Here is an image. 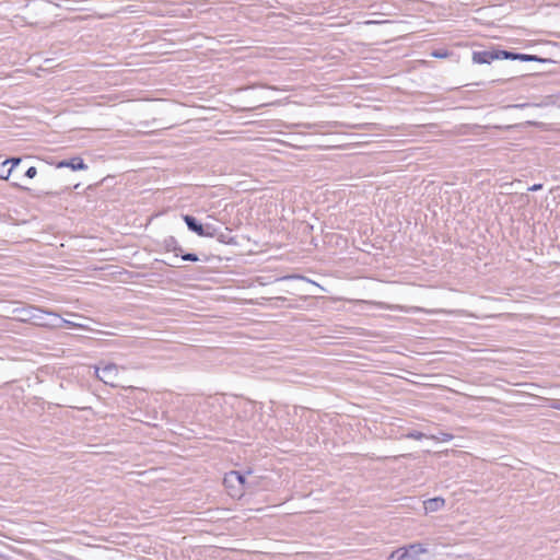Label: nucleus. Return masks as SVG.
<instances>
[{
    "label": "nucleus",
    "mask_w": 560,
    "mask_h": 560,
    "mask_svg": "<svg viewBox=\"0 0 560 560\" xmlns=\"http://www.w3.org/2000/svg\"><path fill=\"white\" fill-rule=\"evenodd\" d=\"M14 312L20 315L19 316L20 320L34 322V324H36L38 326H44V327H56L57 326L52 323L47 322L45 318V315L54 316L56 319L59 318L58 314H56L54 312H49V311H44V310L33 306V305H28V306H25L22 308H16Z\"/></svg>",
    "instance_id": "f257e3e1"
},
{
    "label": "nucleus",
    "mask_w": 560,
    "mask_h": 560,
    "mask_svg": "<svg viewBox=\"0 0 560 560\" xmlns=\"http://www.w3.org/2000/svg\"><path fill=\"white\" fill-rule=\"evenodd\" d=\"M223 483L232 498H242L246 489L245 476L232 470L224 476Z\"/></svg>",
    "instance_id": "f03ea898"
},
{
    "label": "nucleus",
    "mask_w": 560,
    "mask_h": 560,
    "mask_svg": "<svg viewBox=\"0 0 560 560\" xmlns=\"http://www.w3.org/2000/svg\"><path fill=\"white\" fill-rule=\"evenodd\" d=\"M95 376L104 384L112 387L117 386L119 376V368L114 363H107L102 369L98 365L94 366Z\"/></svg>",
    "instance_id": "7ed1b4c3"
},
{
    "label": "nucleus",
    "mask_w": 560,
    "mask_h": 560,
    "mask_svg": "<svg viewBox=\"0 0 560 560\" xmlns=\"http://www.w3.org/2000/svg\"><path fill=\"white\" fill-rule=\"evenodd\" d=\"M503 50H485V51H475L472 54V61L475 63H491L493 60L503 59L502 58Z\"/></svg>",
    "instance_id": "20e7f679"
},
{
    "label": "nucleus",
    "mask_w": 560,
    "mask_h": 560,
    "mask_svg": "<svg viewBox=\"0 0 560 560\" xmlns=\"http://www.w3.org/2000/svg\"><path fill=\"white\" fill-rule=\"evenodd\" d=\"M445 505V500L442 497H435L423 502L424 512L434 513L442 510Z\"/></svg>",
    "instance_id": "39448f33"
},
{
    "label": "nucleus",
    "mask_w": 560,
    "mask_h": 560,
    "mask_svg": "<svg viewBox=\"0 0 560 560\" xmlns=\"http://www.w3.org/2000/svg\"><path fill=\"white\" fill-rule=\"evenodd\" d=\"M184 221L186 222L188 229L197 233L199 236H211V233L206 232L202 224L199 223L194 217L184 215Z\"/></svg>",
    "instance_id": "423d86ee"
},
{
    "label": "nucleus",
    "mask_w": 560,
    "mask_h": 560,
    "mask_svg": "<svg viewBox=\"0 0 560 560\" xmlns=\"http://www.w3.org/2000/svg\"><path fill=\"white\" fill-rule=\"evenodd\" d=\"M406 551H407V559H410V560H419V557L425 552H428V549L424 547L423 544H420V542H416V544H410L408 546H406Z\"/></svg>",
    "instance_id": "0eeeda50"
},
{
    "label": "nucleus",
    "mask_w": 560,
    "mask_h": 560,
    "mask_svg": "<svg viewBox=\"0 0 560 560\" xmlns=\"http://www.w3.org/2000/svg\"><path fill=\"white\" fill-rule=\"evenodd\" d=\"M58 167H70L73 171L86 170L88 165L81 158H73L70 161H61L57 165Z\"/></svg>",
    "instance_id": "6e6552de"
},
{
    "label": "nucleus",
    "mask_w": 560,
    "mask_h": 560,
    "mask_svg": "<svg viewBox=\"0 0 560 560\" xmlns=\"http://www.w3.org/2000/svg\"><path fill=\"white\" fill-rule=\"evenodd\" d=\"M502 58L503 59H514V60H522V61H538L539 58L534 55H525V54H514L510 51H502Z\"/></svg>",
    "instance_id": "1a4fd4ad"
},
{
    "label": "nucleus",
    "mask_w": 560,
    "mask_h": 560,
    "mask_svg": "<svg viewBox=\"0 0 560 560\" xmlns=\"http://www.w3.org/2000/svg\"><path fill=\"white\" fill-rule=\"evenodd\" d=\"M9 163H11L12 166L5 172V174H0V178L1 179H8L9 178L12 170L21 163V159L20 158L8 159L4 162H2V166H5Z\"/></svg>",
    "instance_id": "9d476101"
},
{
    "label": "nucleus",
    "mask_w": 560,
    "mask_h": 560,
    "mask_svg": "<svg viewBox=\"0 0 560 560\" xmlns=\"http://www.w3.org/2000/svg\"><path fill=\"white\" fill-rule=\"evenodd\" d=\"M407 557L408 556H407L406 546H405V547L394 550L390 553L389 559L405 560V559H407Z\"/></svg>",
    "instance_id": "9b49d317"
},
{
    "label": "nucleus",
    "mask_w": 560,
    "mask_h": 560,
    "mask_svg": "<svg viewBox=\"0 0 560 560\" xmlns=\"http://www.w3.org/2000/svg\"><path fill=\"white\" fill-rule=\"evenodd\" d=\"M429 439H432L438 442H448L453 439V435L450 433L441 432L439 435H430Z\"/></svg>",
    "instance_id": "f8f14e48"
},
{
    "label": "nucleus",
    "mask_w": 560,
    "mask_h": 560,
    "mask_svg": "<svg viewBox=\"0 0 560 560\" xmlns=\"http://www.w3.org/2000/svg\"><path fill=\"white\" fill-rule=\"evenodd\" d=\"M431 56L434 58H447L450 56V52L446 49H439L431 52Z\"/></svg>",
    "instance_id": "ddd939ff"
},
{
    "label": "nucleus",
    "mask_w": 560,
    "mask_h": 560,
    "mask_svg": "<svg viewBox=\"0 0 560 560\" xmlns=\"http://www.w3.org/2000/svg\"><path fill=\"white\" fill-rule=\"evenodd\" d=\"M60 320H61V323L63 325H67L68 327L86 329V327L84 325H82V324L74 323V322H71V320H68V319H65V318H61Z\"/></svg>",
    "instance_id": "4468645a"
},
{
    "label": "nucleus",
    "mask_w": 560,
    "mask_h": 560,
    "mask_svg": "<svg viewBox=\"0 0 560 560\" xmlns=\"http://www.w3.org/2000/svg\"><path fill=\"white\" fill-rule=\"evenodd\" d=\"M406 438L412 439V440H421V439L428 438V436L421 432L413 431V432H409L408 434H406Z\"/></svg>",
    "instance_id": "2eb2a0df"
},
{
    "label": "nucleus",
    "mask_w": 560,
    "mask_h": 560,
    "mask_svg": "<svg viewBox=\"0 0 560 560\" xmlns=\"http://www.w3.org/2000/svg\"><path fill=\"white\" fill-rule=\"evenodd\" d=\"M164 243H165V247H166L167 250H172V248L175 245H177V242H176V240L173 236H171L167 240H165Z\"/></svg>",
    "instance_id": "dca6fc26"
},
{
    "label": "nucleus",
    "mask_w": 560,
    "mask_h": 560,
    "mask_svg": "<svg viewBox=\"0 0 560 560\" xmlns=\"http://www.w3.org/2000/svg\"><path fill=\"white\" fill-rule=\"evenodd\" d=\"M182 259L183 260H186V261H198L199 258L197 257V255L195 254H185V255H182Z\"/></svg>",
    "instance_id": "f3484780"
},
{
    "label": "nucleus",
    "mask_w": 560,
    "mask_h": 560,
    "mask_svg": "<svg viewBox=\"0 0 560 560\" xmlns=\"http://www.w3.org/2000/svg\"><path fill=\"white\" fill-rule=\"evenodd\" d=\"M37 175V170L34 166H31L26 170L25 176L28 178H34Z\"/></svg>",
    "instance_id": "a211bd4d"
},
{
    "label": "nucleus",
    "mask_w": 560,
    "mask_h": 560,
    "mask_svg": "<svg viewBox=\"0 0 560 560\" xmlns=\"http://www.w3.org/2000/svg\"><path fill=\"white\" fill-rule=\"evenodd\" d=\"M552 409L560 410V399H552L549 405Z\"/></svg>",
    "instance_id": "6ab92c4d"
},
{
    "label": "nucleus",
    "mask_w": 560,
    "mask_h": 560,
    "mask_svg": "<svg viewBox=\"0 0 560 560\" xmlns=\"http://www.w3.org/2000/svg\"><path fill=\"white\" fill-rule=\"evenodd\" d=\"M542 188L541 184H535L528 188L529 191H537Z\"/></svg>",
    "instance_id": "aec40b11"
},
{
    "label": "nucleus",
    "mask_w": 560,
    "mask_h": 560,
    "mask_svg": "<svg viewBox=\"0 0 560 560\" xmlns=\"http://www.w3.org/2000/svg\"><path fill=\"white\" fill-rule=\"evenodd\" d=\"M172 252H175L176 253V256L178 255V253H182V248L178 246V245H175L173 248H172Z\"/></svg>",
    "instance_id": "412c9836"
}]
</instances>
